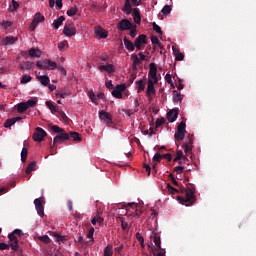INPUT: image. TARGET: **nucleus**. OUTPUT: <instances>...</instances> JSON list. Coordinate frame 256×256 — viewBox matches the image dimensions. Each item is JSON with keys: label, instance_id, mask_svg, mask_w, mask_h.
Instances as JSON below:
<instances>
[{"label": "nucleus", "instance_id": "f257e3e1", "mask_svg": "<svg viewBox=\"0 0 256 256\" xmlns=\"http://www.w3.org/2000/svg\"><path fill=\"white\" fill-rule=\"evenodd\" d=\"M182 193H185V198L183 196L177 197V201H179L181 205H185L186 207L195 205V201H197V198L195 197V188L186 187L182 189Z\"/></svg>", "mask_w": 256, "mask_h": 256}, {"label": "nucleus", "instance_id": "f03ea898", "mask_svg": "<svg viewBox=\"0 0 256 256\" xmlns=\"http://www.w3.org/2000/svg\"><path fill=\"white\" fill-rule=\"evenodd\" d=\"M50 129L53 133H58V135L55 136L53 142H50L51 149H53L55 145H57V143H63L64 141H69V133L65 132V129L57 125H52Z\"/></svg>", "mask_w": 256, "mask_h": 256}, {"label": "nucleus", "instance_id": "7ed1b4c3", "mask_svg": "<svg viewBox=\"0 0 256 256\" xmlns=\"http://www.w3.org/2000/svg\"><path fill=\"white\" fill-rule=\"evenodd\" d=\"M36 67L41 70L53 71V69H57V63L51 60L37 61Z\"/></svg>", "mask_w": 256, "mask_h": 256}, {"label": "nucleus", "instance_id": "20e7f679", "mask_svg": "<svg viewBox=\"0 0 256 256\" xmlns=\"http://www.w3.org/2000/svg\"><path fill=\"white\" fill-rule=\"evenodd\" d=\"M158 82L153 81V79H148V86L146 89V96L148 97V101H153V96L157 95V90H155V85Z\"/></svg>", "mask_w": 256, "mask_h": 256}, {"label": "nucleus", "instance_id": "39448f33", "mask_svg": "<svg viewBox=\"0 0 256 256\" xmlns=\"http://www.w3.org/2000/svg\"><path fill=\"white\" fill-rule=\"evenodd\" d=\"M99 119L101 121H104V123H106L107 127H111V125H113V115H111V113H109L105 110H101L99 112Z\"/></svg>", "mask_w": 256, "mask_h": 256}, {"label": "nucleus", "instance_id": "423d86ee", "mask_svg": "<svg viewBox=\"0 0 256 256\" xmlns=\"http://www.w3.org/2000/svg\"><path fill=\"white\" fill-rule=\"evenodd\" d=\"M45 137H47V132H45L43 128L37 127L33 134V140L36 141L37 143H41V141H43Z\"/></svg>", "mask_w": 256, "mask_h": 256}, {"label": "nucleus", "instance_id": "0eeeda50", "mask_svg": "<svg viewBox=\"0 0 256 256\" xmlns=\"http://www.w3.org/2000/svg\"><path fill=\"white\" fill-rule=\"evenodd\" d=\"M8 239L10 241L9 245H10L12 251H19V239H17V236L11 232L8 235Z\"/></svg>", "mask_w": 256, "mask_h": 256}, {"label": "nucleus", "instance_id": "6e6552de", "mask_svg": "<svg viewBox=\"0 0 256 256\" xmlns=\"http://www.w3.org/2000/svg\"><path fill=\"white\" fill-rule=\"evenodd\" d=\"M134 45L138 51H141V49H143L142 45H147V35L145 34L139 35L135 39Z\"/></svg>", "mask_w": 256, "mask_h": 256}, {"label": "nucleus", "instance_id": "1a4fd4ad", "mask_svg": "<svg viewBox=\"0 0 256 256\" xmlns=\"http://www.w3.org/2000/svg\"><path fill=\"white\" fill-rule=\"evenodd\" d=\"M193 135H188V141L184 142L183 144V149H184V153H186V155H191L192 151H193Z\"/></svg>", "mask_w": 256, "mask_h": 256}, {"label": "nucleus", "instance_id": "9d476101", "mask_svg": "<svg viewBox=\"0 0 256 256\" xmlns=\"http://www.w3.org/2000/svg\"><path fill=\"white\" fill-rule=\"evenodd\" d=\"M63 33L66 35V37H73V35L77 33V29L73 24H66L64 26Z\"/></svg>", "mask_w": 256, "mask_h": 256}, {"label": "nucleus", "instance_id": "9b49d317", "mask_svg": "<svg viewBox=\"0 0 256 256\" xmlns=\"http://www.w3.org/2000/svg\"><path fill=\"white\" fill-rule=\"evenodd\" d=\"M148 77H150L149 79H152V81H155V83H159V78L157 77V65H155V63L150 64Z\"/></svg>", "mask_w": 256, "mask_h": 256}, {"label": "nucleus", "instance_id": "f8f14e48", "mask_svg": "<svg viewBox=\"0 0 256 256\" xmlns=\"http://www.w3.org/2000/svg\"><path fill=\"white\" fill-rule=\"evenodd\" d=\"M119 31H128L129 29H133V24L131 21L127 19H123L118 23Z\"/></svg>", "mask_w": 256, "mask_h": 256}, {"label": "nucleus", "instance_id": "ddd939ff", "mask_svg": "<svg viewBox=\"0 0 256 256\" xmlns=\"http://www.w3.org/2000/svg\"><path fill=\"white\" fill-rule=\"evenodd\" d=\"M34 205L36 207V211L40 217L45 215V208L43 207V203L41 202V198H36L34 200Z\"/></svg>", "mask_w": 256, "mask_h": 256}, {"label": "nucleus", "instance_id": "4468645a", "mask_svg": "<svg viewBox=\"0 0 256 256\" xmlns=\"http://www.w3.org/2000/svg\"><path fill=\"white\" fill-rule=\"evenodd\" d=\"M177 117H179L178 109H172L167 112V119L169 123H175V121H177Z\"/></svg>", "mask_w": 256, "mask_h": 256}, {"label": "nucleus", "instance_id": "2eb2a0df", "mask_svg": "<svg viewBox=\"0 0 256 256\" xmlns=\"http://www.w3.org/2000/svg\"><path fill=\"white\" fill-rule=\"evenodd\" d=\"M94 31L96 33V35H98V37H100V39H107L109 33L103 29V27L101 26H97L94 28Z\"/></svg>", "mask_w": 256, "mask_h": 256}, {"label": "nucleus", "instance_id": "dca6fc26", "mask_svg": "<svg viewBox=\"0 0 256 256\" xmlns=\"http://www.w3.org/2000/svg\"><path fill=\"white\" fill-rule=\"evenodd\" d=\"M122 11L126 15H131V13H133V5H131V0H125L124 7L122 8Z\"/></svg>", "mask_w": 256, "mask_h": 256}, {"label": "nucleus", "instance_id": "f3484780", "mask_svg": "<svg viewBox=\"0 0 256 256\" xmlns=\"http://www.w3.org/2000/svg\"><path fill=\"white\" fill-rule=\"evenodd\" d=\"M27 145H29V142L24 141V147L21 151V161H22V163H25V161H27V155H29V150L27 149Z\"/></svg>", "mask_w": 256, "mask_h": 256}, {"label": "nucleus", "instance_id": "a211bd4d", "mask_svg": "<svg viewBox=\"0 0 256 256\" xmlns=\"http://www.w3.org/2000/svg\"><path fill=\"white\" fill-rule=\"evenodd\" d=\"M135 205H138V204H135V203H128L127 204V207H129L128 209H126V217H133L135 215Z\"/></svg>", "mask_w": 256, "mask_h": 256}, {"label": "nucleus", "instance_id": "6ab92c4d", "mask_svg": "<svg viewBox=\"0 0 256 256\" xmlns=\"http://www.w3.org/2000/svg\"><path fill=\"white\" fill-rule=\"evenodd\" d=\"M132 17L134 19V22L137 25H139V23H141V12H139V9H137V8L133 9Z\"/></svg>", "mask_w": 256, "mask_h": 256}, {"label": "nucleus", "instance_id": "aec40b11", "mask_svg": "<svg viewBox=\"0 0 256 256\" xmlns=\"http://www.w3.org/2000/svg\"><path fill=\"white\" fill-rule=\"evenodd\" d=\"M153 241L156 245L155 250L161 251V237H159V235H157V233H155V232H153Z\"/></svg>", "mask_w": 256, "mask_h": 256}, {"label": "nucleus", "instance_id": "412c9836", "mask_svg": "<svg viewBox=\"0 0 256 256\" xmlns=\"http://www.w3.org/2000/svg\"><path fill=\"white\" fill-rule=\"evenodd\" d=\"M131 58L133 60L132 69H133V71H137V67H138V65H141L142 60L136 54L132 55Z\"/></svg>", "mask_w": 256, "mask_h": 256}, {"label": "nucleus", "instance_id": "4be33fe9", "mask_svg": "<svg viewBox=\"0 0 256 256\" xmlns=\"http://www.w3.org/2000/svg\"><path fill=\"white\" fill-rule=\"evenodd\" d=\"M28 55L30 57H41L42 52H41V50H39V48H30L28 50Z\"/></svg>", "mask_w": 256, "mask_h": 256}, {"label": "nucleus", "instance_id": "5701e85b", "mask_svg": "<svg viewBox=\"0 0 256 256\" xmlns=\"http://www.w3.org/2000/svg\"><path fill=\"white\" fill-rule=\"evenodd\" d=\"M124 45L128 51H135V44L131 42V40L127 39V37H124L123 39Z\"/></svg>", "mask_w": 256, "mask_h": 256}, {"label": "nucleus", "instance_id": "b1692460", "mask_svg": "<svg viewBox=\"0 0 256 256\" xmlns=\"http://www.w3.org/2000/svg\"><path fill=\"white\" fill-rule=\"evenodd\" d=\"M37 79L40 81L41 85L44 87H47L49 83L51 82V79H49V76L43 75V76H37Z\"/></svg>", "mask_w": 256, "mask_h": 256}, {"label": "nucleus", "instance_id": "393cba45", "mask_svg": "<svg viewBox=\"0 0 256 256\" xmlns=\"http://www.w3.org/2000/svg\"><path fill=\"white\" fill-rule=\"evenodd\" d=\"M45 105H46V107H48V109L51 111V113L53 115H55V113H59V108H57V106L53 105V103H51V101H46Z\"/></svg>", "mask_w": 256, "mask_h": 256}, {"label": "nucleus", "instance_id": "a878e982", "mask_svg": "<svg viewBox=\"0 0 256 256\" xmlns=\"http://www.w3.org/2000/svg\"><path fill=\"white\" fill-rule=\"evenodd\" d=\"M100 71H107V73H115V68L113 64L101 65Z\"/></svg>", "mask_w": 256, "mask_h": 256}, {"label": "nucleus", "instance_id": "bb28decb", "mask_svg": "<svg viewBox=\"0 0 256 256\" xmlns=\"http://www.w3.org/2000/svg\"><path fill=\"white\" fill-rule=\"evenodd\" d=\"M137 93H141L142 91H145V82L143 80H138L135 82Z\"/></svg>", "mask_w": 256, "mask_h": 256}, {"label": "nucleus", "instance_id": "cd10ccee", "mask_svg": "<svg viewBox=\"0 0 256 256\" xmlns=\"http://www.w3.org/2000/svg\"><path fill=\"white\" fill-rule=\"evenodd\" d=\"M63 21H65V16H60L58 19L54 20L53 22L54 29H59V26L63 25Z\"/></svg>", "mask_w": 256, "mask_h": 256}, {"label": "nucleus", "instance_id": "c85d7f7f", "mask_svg": "<svg viewBox=\"0 0 256 256\" xmlns=\"http://www.w3.org/2000/svg\"><path fill=\"white\" fill-rule=\"evenodd\" d=\"M15 41H17V38L6 36L3 40V43L4 45H13Z\"/></svg>", "mask_w": 256, "mask_h": 256}, {"label": "nucleus", "instance_id": "c756f323", "mask_svg": "<svg viewBox=\"0 0 256 256\" xmlns=\"http://www.w3.org/2000/svg\"><path fill=\"white\" fill-rule=\"evenodd\" d=\"M150 39L152 45H157L159 49H163V45L161 44V41H159V38L157 36H151Z\"/></svg>", "mask_w": 256, "mask_h": 256}, {"label": "nucleus", "instance_id": "7c9ffc66", "mask_svg": "<svg viewBox=\"0 0 256 256\" xmlns=\"http://www.w3.org/2000/svg\"><path fill=\"white\" fill-rule=\"evenodd\" d=\"M104 256H113V245L109 244L104 248Z\"/></svg>", "mask_w": 256, "mask_h": 256}, {"label": "nucleus", "instance_id": "2f4dec72", "mask_svg": "<svg viewBox=\"0 0 256 256\" xmlns=\"http://www.w3.org/2000/svg\"><path fill=\"white\" fill-rule=\"evenodd\" d=\"M69 139H73V141H82L79 132H70Z\"/></svg>", "mask_w": 256, "mask_h": 256}, {"label": "nucleus", "instance_id": "473e14b6", "mask_svg": "<svg viewBox=\"0 0 256 256\" xmlns=\"http://www.w3.org/2000/svg\"><path fill=\"white\" fill-rule=\"evenodd\" d=\"M143 215V210L139 209V204L135 205V211H134V219H139Z\"/></svg>", "mask_w": 256, "mask_h": 256}, {"label": "nucleus", "instance_id": "72a5a7b5", "mask_svg": "<svg viewBox=\"0 0 256 256\" xmlns=\"http://www.w3.org/2000/svg\"><path fill=\"white\" fill-rule=\"evenodd\" d=\"M69 95H71V91L69 90L56 92V97H61V99H65L66 97H69Z\"/></svg>", "mask_w": 256, "mask_h": 256}, {"label": "nucleus", "instance_id": "f704fd0d", "mask_svg": "<svg viewBox=\"0 0 256 256\" xmlns=\"http://www.w3.org/2000/svg\"><path fill=\"white\" fill-rule=\"evenodd\" d=\"M27 109H29V108H27V104H25V102L19 103L17 105V111L19 113H25V111H27Z\"/></svg>", "mask_w": 256, "mask_h": 256}, {"label": "nucleus", "instance_id": "c9c22d12", "mask_svg": "<svg viewBox=\"0 0 256 256\" xmlns=\"http://www.w3.org/2000/svg\"><path fill=\"white\" fill-rule=\"evenodd\" d=\"M174 138L176 141H183V139H185V132L177 130V132L174 134Z\"/></svg>", "mask_w": 256, "mask_h": 256}, {"label": "nucleus", "instance_id": "e433bc0d", "mask_svg": "<svg viewBox=\"0 0 256 256\" xmlns=\"http://www.w3.org/2000/svg\"><path fill=\"white\" fill-rule=\"evenodd\" d=\"M32 79L33 78L31 77V75L24 74L22 76V79L20 80V83H21V85H25V84L31 82Z\"/></svg>", "mask_w": 256, "mask_h": 256}, {"label": "nucleus", "instance_id": "4c0bfd02", "mask_svg": "<svg viewBox=\"0 0 256 256\" xmlns=\"http://www.w3.org/2000/svg\"><path fill=\"white\" fill-rule=\"evenodd\" d=\"M37 167V162L33 161L31 162L28 167L26 168V173L29 175L32 171H35V168Z\"/></svg>", "mask_w": 256, "mask_h": 256}, {"label": "nucleus", "instance_id": "58836bf2", "mask_svg": "<svg viewBox=\"0 0 256 256\" xmlns=\"http://www.w3.org/2000/svg\"><path fill=\"white\" fill-rule=\"evenodd\" d=\"M13 125H15V120H14V118H9V119H7V120L5 121V123H4V127H5L6 129H10V127H13Z\"/></svg>", "mask_w": 256, "mask_h": 256}, {"label": "nucleus", "instance_id": "ea45409f", "mask_svg": "<svg viewBox=\"0 0 256 256\" xmlns=\"http://www.w3.org/2000/svg\"><path fill=\"white\" fill-rule=\"evenodd\" d=\"M24 103L27 106V108L30 109V107H35V105H37V98L30 99Z\"/></svg>", "mask_w": 256, "mask_h": 256}, {"label": "nucleus", "instance_id": "a19ab883", "mask_svg": "<svg viewBox=\"0 0 256 256\" xmlns=\"http://www.w3.org/2000/svg\"><path fill=\"white\" fill-rule=\"evenodd\" d=\"M119 221L121 222V229L123 231H127V228L129 227V224L125 221V218L118 217Z\"/></svg>", "mask_w": 256, "mask_h": 256}, {"label": "nucleus", "instance_id": "79ce46f5", "mask_svg": "<svg viewBox=\"0 0 256 256\" xmlns=\"http://www.w3.org/2000/svg\"><path fill=\"white\" fill-rule=\"evenodd\" d=\"M37 23H43L45 21V16L41 15V13H36L34 19Z\"/></svg>", "mask_w": 256, "mask_h": 256}, {"label": "nucleus", "instance_id": "37998d69", "mask_svg": "<svg viewBox=\"0 0 256 256\" xmlns=\"http://www.w3.org/2000/svg\"><path fill=\"white\" fill-rule=\"evenodd\" d=\"M38 239L39 241H41L42 243H45L46 245H49V243H51V238H49L48 235L39 236Z\"/></svg>", "mask_w": 256, "mask_h": 256}, {"label": "nucleus", "instance_id": "c03bdc74", "mask_svg": "<svg viewBox=\"0 0 256 256\" xmlns=\"http://www.w3.org/2000/svg\"><path fill=\"white\" fill-rule=\"evenodd\" d=\"M187 127V124H185V122H180V124L177 127V131H180L182 133H187V130H185Z\"/></svg>", "mask_w": 256, "mask_h": 256}, {"label": "nucleus", "instance_id": "a18cd8bd", "mask_svg": "<svg viewBox=\"0 0 256 256\" xmlns=\"http://www.w3.org/2000/svg\"><path fill=\"white\" fill-rule=\"evenodd\" d=\"M165 81L170 85L173 89H175V84H173V79L171 77V74H166Z\"/></svg>", "mask_w": 256, "mask_h": 256}, {"label": "nucleus", "instance_id": "49530a36", "mask_svg": "<svg viewBox=\"0 0 256 256\" xmlns=\"http://www.w3.org/2000/svg\"><path fill=\"white\" fill-rule=\"evenodd\" d=\"M174 103H181L183 101V95L181 93H177L173 96Z\"/></svg>", "mask_w": 256, "mask_h": 256}, {"label": "nucleus", "instance_id": "de8ad7c7", "mask_svg": "<svg viewBox=\"0 0 256 256\" xmlns=\"http://www.w3.org/2000/svg\"><path fill=\"white\" fill-rule=\"evenodd\" d=\"M152 27L153 30L158 33V35H162L163 34V30H161V27L159 25H157V23H152Z\"/></svg>", "mask_w": 256, "mask_h": 256}, {"label": "nucleus", "instance_id": "09e8293b", "mask_svg": "<svg viewBox=\"0 0 256 256\" xmlns=\"http://www.w3.org/2000/svg\"><path fill=\"white\" fill-rule=\"evenodd\" d=\"M112 95L116 98V99H123V93L119 92L118 89H114L112 91Z\"/></svg>", "mask_w": 256, "mask_h": 256}, {"label": "nucleus", "instance_id": "8fccbe9b", "mask_svg": "<svg viewBox=\"0 0 256 256\" xmlns=\"http://www.w3.org/2000/svg\"><path fill=\"white\" fill-rule=\"evenodd\" d=\"M95 233V228H90L89 232L87 234V238L90 239V242L93 243V241H95V239L93 238V235Z\"/></svg>", "mask_w": 256, "mask_h": 256}, {"label": "nucleus", "instance_id": "3c124183", "mask_svg": "<svg viewBox=\"0 0 256 256\" xmlns=\"http://www.w3.org/2000/svg\"><path fill=\"white\" fill-rule=\"evenodd\" d=\"M79 11V9H77V7L74 8H70L69 10H67V15L68 17H73L77 12Z\"/></svg>", "mask_w": 256, "mask_h": 256}, {"label": "nucleus", "instance_id": "603ef678", "mask_svg": "<svg viewBox=\"0 0 256 256\" xmlns=\"http://www.w3.org/2000/svg\"><path fill=\"white\" fill-rule=\"evenodd\" d=\"M161 125H165V118H158L155 122L156 129H159Z\"/></svg>", "mask_w": 256, "mask_h": 256}, {"label": "nucleus", "instance_id": "864d4df0", "mask_svg": "<svg viewBox=\"0 0 256 256\" xmlns=\"http://www.w3.org/2000/svg\"><path fill=\"white\" fill-rule=\"evenodd\" d=\"M65 47H69V43L66 40L58 43V49L60 51H63V49H65Z\"/></svg>", "mask_w": 256, "mask_h": 256}, {"label": "nucleus", "instance_id": "5fc2aeb1", "mask_svg": "<svg viewBox=\"0 0 256 256\" xmlns=\"http://www.w3.org/2000/svg\"><path fill=\"white\" fill-rule=\"evenodd\" d=\"M161 13H163V15H169V13H171V6L165 5L162 8Z\"/></svg>", "mask_w": 256, "mask_h": 256}, {"label": "nucleus", "instance_id": "6e6d98bb", "mask_svg": "<svg viewBox=\"0 0 256 256\" xmlns=\"http://www.w3.org/2000/svg\"><path fill=\"white\" fill-rule=\"evenodd\" d=\"M24 66L26 71H31L35 67V63L27 61Z\"/></svg>", "mask_w": 256, "mask_h": 256}, {"label": "nucleus", "instance_id": "4d7b16f0", "mask_svg": "<svg viewBox=\"0 0 256 256\" xmlns=\"http://www.w3.org/2000/svg\"><path fill=\"white\" fill-rule=\"evenodd\" d=\"M167 189L172 195H175V193H179V190H177L175 187L171 186V184H167Z\"/></svg>", "mask_w": 256, "mask_h": 256}, {"label": "nucleus", "instance_id": "13d9d810", "mask_svg": "<svg viewBox=\"0 0 256 256\" xmlns=\"http://www.w3.org/2000/svg\"><path fill=\"white\" fill-rule=\"evenodd\" d=\"M162 155L159 154V152H157L154 156H153V161L155 163H161V160H162Z\"/></svg>", "mask_w": 256, "mask_h": 256}, {"label": "nucleus", "instance_id": "bf43d9fd", "mask_svg": "<svg viewBox=\"0 0 256 256\" xmlns=\"http://www.w3.org/2000/svg\"><path fill=\"white\" fill-rule=\"evenodd\" d=\"M12 9L10 10L12 13L17 11V9H19V2L12 0Z\"/></svg>", "mask_w": 256, "mask_h": 256}, {"label": "nucleus", "instance_id": "052dcab7", "mask_svg": "<svg viewBox=\"0 0 256 256\" xmlns=\"http://www.w3.org/2000/svg\"><path fill=\"white\" fill-rule=\"evenodd\" d=\"M174 171H175V173H177V175H181V173H183V171H185V167H183V166H176L174 168Z\"/></svg>", "mask_w": 256, "mask_h": 256}, {"label": "nucleus", "instance_id": "680f3d73", "mask_svg": "<svg viewBox=\"0 0 256 256\" xmlns=\"http://www.w3.org/2000/svg\"><path fill=\"white\" fill-rule=\"evenodd\" d=\"M88 95H89L92 103H95V105H97V96L95 95V93L89 92Z\"/></svg>", "mask_w": 256, "mask_h": 256}, {"label": "nucleus", "instance_id": "e2e57ef3", "mask_svg": "<svg viewBox=\"0 0 256 256\" xmlns=\"http://www.w3.org/2000/svg\"><path fill=\"white\" fill-rule=\"evenodd\" d=\"M183 59H185V55H183V53L181 52H177L175 55V60L176 61H183Z\"/></svg>", "mask_w": 256, "mask_h": 256}, {"label": "nucleus", "instance_id": "0e129e2a", "mask_svg": "<svg viewBox=\"0 0 256 256\" xmlns=\"http://www.w3.org/2000/svg\"><path fill=\"white\" fill-rule=\"evenodd\" d=\"M58 114L60 115L61 119H63V121H69V117H67V114H65V112L62 110H59Z\"/></svg>", "mask_w": 256, "mask_h": 256}, {"label": "nucleus", "instance_id": "69168bd1", "mask_svg": "<svg viewBox=\"0 0 256 256\" xmlns=\"http://www.w3.org/2000/svg\"><path fill=\"white\" fill-rule=\"evenodd\" d=\"M9 247H11L10 244L0 242V251H5V249H9Z\"/></svg>", "mask_w": 256, "mask_h": 256}, {"label": "nucleus", "instance_id": "338daca9", "mask_svg": "<svg viewBox=\"0 0 256 256\" xmlns=\"http://www.w3.org/2000/svg\"><path fill=\"white\" fill-rule=\"evenodd\" d=\"M116 89L122 93L123 91H125V89H127V86L125 84H120L116 86Z\"/></svg>", "mask_w": 256, "mask_h": 256}, {"label": "nucleus", "instance_id": "774afa93", "mask_svg": "<svg viewBox=\"0 0 256 256\" xmlns=\"http://www.w3.org/2000/svg\"><path fill=\"white\" fill-rule=\"evenodd\" d=\"M162 159H167L168 161H172L173 156H171V153H166L162 155Z\"/></svg>", "mask_w": 256, "mask_h": 256}]
</instances>
